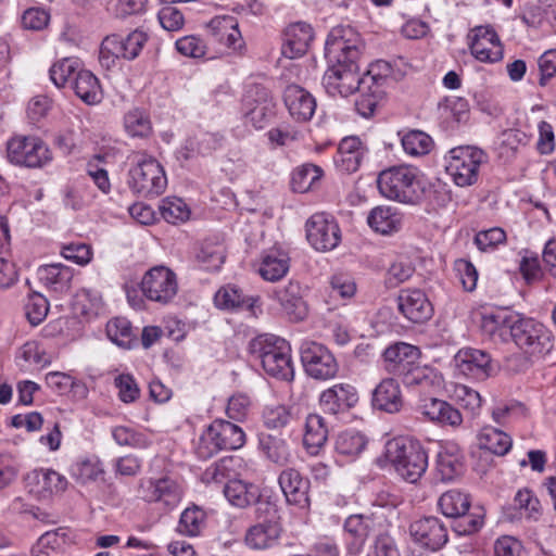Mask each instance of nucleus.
I'll list each match as a JSON object with an SVG mask.
<instances>
[{
  "label": "nucleus",
  "instance_id": "2eb2a0df",
  "mask_svg": "<svg viewBox=\"0 0 556 556\" xmlns=\"http://www.w3.org/2000/svg\"><path fill=\"white\" fill-rule=\"evenodd\" d=\"M454 363L459 374L475 380L483 381L493 374L492 358L483 350L460 349L454 356Z\"/></svg>",
  "mask_w": 556,
  "mask_h": 556
},
{
  "label": "nucleus",
  "instance_id": "c756f323",
  "mask_svg": "<svg viewBox=\"0 0 556 556\" xmlns=\"http://www.w3.org/2000/svg\"><path fill=\"white\" fill-rule=\"evenodd\" d=\"M38 279L48 289L63 293L70 289V283L73 278L71 268L59 264L42 265L37 270Z\"/></svg>",
  "mask_w": 556,
  "mask_h": 556
},
{
  "label": "nucleus",
  "instance_id": "4c0bfd02",
  "mask_svg": "<svg viewBox=\"0 0 556 556\" xmlns=\"http://www.w3.org/2000/svg\"><path fill=\"white\" fill-rule=\"evenodd\" d=\"M260 445L266 457L279 465H287L291 460V453L285 439L273 434H262Z\"/></svg>",
  "mask_w": 556,
  "mask_h": 556
},
{
  "label": "nucleus",
  "instance_id": "c9c22d12",
  "mask_svg": "<svg viewBox=\"0 0 556 556\" xmlns=\"http://www.w3.org/2000/svg\"><path fill=\"white\" fill-rule=\"evenodd\" d=\"M328 439V430L324 418L319 415H308L305 422L303 443L309 454L315 455L325 445Z\"/></svg>",
  "mask_w": 556,
  "mask_h": 556
},
{
  "label": "nucleus",
  "instance_id": "37998d69",
  "mask_svg": "<svg viewBox=\"0 0 556 556\" xmlns=\"http://www.w3.org/2000/svg\"><path fill=\"white\" fill-rule=\"evenodd\" d=\"M79 70V63L75 59L65 58L54 63L50 71V79L58 88L65 87L68 83H73Z\"/></svg>",
  "mask_w": 556,
  "mask_h": 556
},
{
  "label": "nucleus",
  "instance_id": "8fccbe9b",
  "mask_svg": "<svg viewBox=\"0 0 556 556\" xmlns=\"http://www.w3.org/2000/svg\"><path fill=\"white\" fill-rule=\"evenodd\" d=\"M366 438L356 431L341 432L336 440V451L341 455H358L366 446Z\"/></svg>",
  "mask_w": 556,
  "mask_h": 556
},
{
  "label": "nucleus",
  "instance_id": "c03bdc74",
  "mask_svg": "<svg viewBox=\"0 0 556 556\" xmlns=\"http://www.w3.org/2000/svg\"><path fill=\"white\" fill-rule=\"evenodd\" d=\"M124 127L131 137H148L152 131L150 117L140 109H132L125 114Z\"/></svg>",
  "mask_w": 556,
  "mask_h": 556
},
{
  "label": "nucleus",
  "instance_id": "13d9d810",
  "mask_svg": "<svg viewBox=\"0 0 556 556\" xmlns=\"http://www.w3.org/2000/svg\"><path fill=\"white\" fill-rule=\"evenodd\" d=\"M437 469L442 480H453L463 472L464 466L457 456L450 453H439Z\"/></svg>",
  "mask_w": 556,
  "mask_h": 556
},
{
  "label": "nucleus",
  "instance_id": "6ab92c4d",
  "mask_svg": "<svg viewBox=\"0 0 556 556\" xmlns=\"http://www.w3.org/2000/svg\"><path fill=\"white\" fill-rule=\"evenodd\" d=\"M283 102L290 116L296 122L311 121L317 106L315 97L295 84L285 88Z\"/></svg>",
  "mask_w": 556,
  "mask_h": 556
},
{
  "label": "nucleus",
  "instance_id": "a878e982",
  "mask_svg": "<svg viewBox=\"0 0 556 556\" xmlns=\"http://www.w3.org/2000/svg\"><path fill=\"white\" fill-rule=\"evenodd\" d=\"M312 40L313 30L309 25L305 23L292 24L285 33L282 54L289 59L302 56L306 53Z\"/></svg>",
  "mask_w": 556,
  "mask_h": 556
},
{
  "label": "nucleus",
  "instance_id": "0e129e2a",
  "mask_svg": "<svg viewBox=\"0 0 556 556\" xmlns=\"http://www.w3.org/2000/svg\"><path fill=\"white\" fill-rule=\"evenodd\" d=\"M77 304L81 306V313L87 316L98 315L103 307L101 294L92 289H83L77 294Z\"/></svg>",
  "mask_w": 556,
  "mask_h": 556
},
{
  "label": "nucleus",
  "instance_id": "f704fd0d",
  "mask_svg": "<svg viewBox=\"0 0 556 556\" xmlns=\"http://www.w3.org/2000/svg\"><path fill=\"white\" fill-rule=\"evenodd\" d=\"M75 94L86 104L92 105L101 101L102 92L98 78L89 71L81 70L72 83Z\"/></svg>",
  "mask_w": 556,
  "mask_h": 556
},
{
  "label": "nucleus",
  "instance_id": "7c9ffc66",
  "mask_svg": "<svg viewBox=\"0 0 556 556\" xmlns=\"http://www.w3.org/2000/svg\"><path fill=\"white\" fill-rule=\"evenodd\" d=\"M389 73L390 72L381 70V83L369 80V84L371 85L370 90L364 88H359L357 90L361 94L355 101V109L363 117H370L374 115L379 100L384 94L383 86L388 80Z\"/></svg>",
  "mask_w": 556,
  "mask_h": 556
},
{
  "label": "nucleus",
  "instance_id": "4be33fe9",
  "mask_svg": "<svg viewBox=\"0 0 556 556\" xmlns=\"http://www.w3.org/2000/svg\"><path fill=\"white\" fill-rule=\"evenodd\" d=\"M305 231L309 243H339L341 240L338 222L326 213L312 215L305 224Z\"/></svg>",
  "mask_w": 556,
  "mask_h": 556
},
{
  "label": "nucleus",
  "instance_id": "4d7b16f0",
  "mask_svg": "<svg viewBox=\"0 0 556 556\" xmlns=\"http://www.w3.org/2000/svg\"><path fill=\"white\" fill-rule=\"evenodd\" d=\"M176 50L184 56L200 59L206 54V43L198 36L189 35L175 42Z\"/></svg>",
  "mask_w": 556,
  "mask_h": 556
},
{
  "label": "nucleus",
  "instance_id": "dca6fc26",
  "mask_svg": "<svg viewBox=\"0 0 556 556\" xmlns=\"http://www.w3.org/2000/svg\"><path fill=\"white\" fill-rule=\"evenodd\" d=\"M224 494L233 506L240 508L256 503V514L258 516H261L262 513H265L266 515L276 514L274 505H271L268 501L260 500L258 488L254 484L245 483L242 480L232 479L225 483Z\"/></svg>",
  "mask_w": 556,
  "mask_h": 556
},
{
  "label": "nucleus",
  "instance_id": "49530a36",
  "mask_svg": "<svg viewBox=\"0 0 556 556\" xmlns=\"http://www.w3.org/2000/svg\"><path fill=\"white\" fill-rule=\"evenodd\" d=\"M323 176L320 167L314 164H304L292 174V187L296 192H306Z\"/></svg>",
  "mask_w": 556,
  "mask_h": 556
},
{
  "label": "nucleus",
  "instance_id": "20e7f679",
  "mask_svg": "<svg viewBox=\"0 0 556 556\" xmlns=\"http://www.w3.org/2000/svg\"><path fill=\"white\" fill-rule=\"evenodd\" d=\"M132 162L127 178L130 191L143 199L161 195L167 187V177L161 163L144 152L134 153Z\"/></svg>",
  "mask_w": 556,
  "mask_h": 556
},
{
  "label": "nucleus",
  "instance_id": "a19ab883",
  "mask_svg": "<svg viewBox=\"0 0 556 556\" xmlns=\"http://www.w3.org/2000/svg\"><path fill=\"white\" fill-rule=\"evenodd\" d=\"M212 25L217 29L219 40L229 49L236 51L243 46L242 36L232 17H223L212 21Z\"/></svg>",
  "mask_w": 556,
  "mask_h": 556
},
{
  "label": "nucleus",
  "instance_id": "6e6552de",
  "mask_svg": "<svg viewBox=\"0 0 556 556\" xmlns=\"http://www.w3.org/2000/svg\"><path fill=\"white\" fill-rule=\"evenodd\" d=\"M510 334L519 349L533 357L545 356L554 346L552 331L531 318L516 320L510 327Z\"/></svg>",
  "mask_w": 556,
  "mask_h": 556
},
{
  "label": "nucleus",
  "instance_id": "0eeeda50",
  "mask_svg": "<svg viewBox=\"0 0 556 556\" xmlns=\"http://www.w3.org/2000/svg\"><path fill=\"white\" fill-rule=\"evenodd\" d=\"M382 197L400 203H415L419 199L415 170L408 166H393L382 170L377 178Z\"/></svg>",
  "mask_w": 556,
  "mask_h": 556
},
{
  "label": "nucleus",
  "instance_id": "9d476101",
  "mask_svg": "<svg viewBox=\"0 0 556 556\" xmlns=\"http://www.w3.org/2000/svg\"><path fill=\"white\" fill-rule=\"evenodd\" d=\"M147 39V34L141 30H134L126 37L116 34L106 36L100 47V64L102 67L111 70L116 66L121 58L134 60L139 55Z\"/></svg>",
  "mask_w": 556,
  "mask_h": 556
},
{
  "label": "nucleus",
  "instance_id": "de8ad7c7",
  "mask_svg": "<svg viewBox=\"0 0 556 556\" xmlns=\"http://www.w3.org/2000/svg\"><path fill=\"white\" fill-rule=\"evenodd\" d=\"M438 375L433 368L419 366L414 363L402 376V381L407 387L428 388L438 381Z\"/></svg>",
  "mask_w": 556,
  "mask_h": 556
},
{
  "label": "nucleus",
  "instance_id": "39448f33",
  "mask_svg": "<svg viewBox=\"0 0 556 556\" xmlns=\"http://www.w3.org/2000/svg\"><path fill=\"white\" fill-rule=\"evenodd\" d=\"M245 444V433L238 425L215 419L201 434L197 445L200 458L207 459L222 451H236Z\"/></svg>",
  "mask_w": 556,
  "mask_h": 556
},
{
  "label": "nucleus",
  "instance_id": "338daca9",
  "mask_svg": "<svg viewBox=\"0 0 556 556\" xmlns=\"http://www.w3.org/2000/svg\"><path fill=\"white\" fill-rule=\"evenodd\" d=\"M264 425L268 429H280L286 427L291 420V413L288 407L278 405L267 407L263 414Z\"/></svg>",
  "mask_w": 556,
  "mask_h": 556
},
{
  "label": "nucleus",
  "instance_id": "f03ea898",
  "mask_svg": "<svg viewBox=\"0 0 556 556\" xmlns=\"http://www.w3.org/2000/svg\"><path fill=\"white\" fill-rule=\"evenodd\" d=\"M250 352L269 376L287 381L293 379L291 348L285 339L268 333L257 336L250 342Z\"/></svg>",
  "mask_w": 556,
  "mask_h": 556
},
{
  "label": "nucleus",
  "instance_id": "2f4dec72",
  "mask_svg": "<svg viewBox=\"0 0 556 556\" xmlns=\"http://www.w3.org/2000/svg\"><path fill=\"white\" fill-rule=\"evenodd\" d=\"M289 267L290 258L287 253L270 250L262 257L258 273L264 280L275 282L287 275Z\"/></svg>",
  "mask_w": 556,
  "mask_h": 556
},
{
  "label": "nucleus",
  "instance_id": "cd10ccee",
  "mask_svg": "<svg viewBox=\"0 0 556 556\" xmlns=\"http://www.w3.org/2000/svg\"><path fill=\"white\" fill-rule=\"evenodd\" d=\"M280 526L273 518L265 519L250 527L245 533V543L250 548L265 549L270 547L279 538Z\"/></svg>",
  "mask_w": 556,
  "mask_h": 556
},
{
  "label": "nucleus",
  "instance_id": "f3484780",
  "mask_svg": "<svg viewBox=\"0 0 556 556\" xmlns=\"http://www.w3.org/2000/svg\"><path fill=\"white\" fill-rule=\"evenodd\" d=\"M399 312L410 323L422 324L433 315V306L420 289H402L397 295Z\"/></svg>",
  "mask_w": 556,
  "mask_h": 556
},
{
  "label": "nucleus",
  "instance_id": "69168bd1",
  "mask_svg": "<svg viewBox=\"0 0 556 556\" xmlns=\"http://www.w3.org/2000/svg\"><path fill=\"white\" fill-rule=\"evenodd\" d=\"M197 260L207 270H217L225 261V255L216 249V245H200L195 253Z\"/></svg>",
  "mask_w": 556,
  "mask_h": 556
},
{
  "label": "nucleus",
  "instance_id": "09e8293b",
  "mask_svg": "<svg viewBox=\"0 0 556 556\" xmlns=\"http://www.w3.org/2000/svg\"><path fill=\"white\" fill-rule=\"evenodd\" d=\"M402 147L409 155H425L431 150L432 139L421 130H410L403 136Z\"/></svg>",
  "mask_w": 556,
  "mask_h": 556
},
{
  "label": "nucleus",
  "instance_id": "052dcab7",
  "mask_svg": "<svg viewBox=\"0 0 556 556\" xmlns=\"http://www.w3.org/2000/svg\"><path fill=\"white\" fill-rule=\"evenodd\" d=\"M26 317L33 326L39 325L49 312V303L41 294H33L29 296L26 306Z\"/></svg>",
  "mask_w": 556,
  "mask_h": 556
},
{
  "label": "nucleus",
  "instance_id": "79ce46f5",
  "mask_svg": "<svg viewBox=\"0 0 556 556\" xmlns=\"http://www.w3.org/2000/svg\"><path fill=\"white\" fill-rule=\"evenodd\" d=\"M161 216L169 224L184 223L190 217V210L185 201L177 197H166L160 204Z\"/></svg>",
  "mask_w": 556,
  "mask_h": 556
},
{
  "label": "nucleus",
  "instance_id": "e2e57ef3",
  "mask_svg": "<svg viewBox=\"0 0 556 556\" xmlns=\"http://www.w3.org/2000/svg\"><path fill=\"white\" fill-rule=\"evenodd\" d=\"M454 526V531L458 535H470L478 532L484 523V514L482 509L473 511L467 515V513L460 517Z\"/></svg>",
  "mask_w": 556,
  "mask_h": 556
},
{
  "label": "nucleus",
  "instance_id": "5701e85b",
  "mask_svg": "<svg viewBox=\"0 0 556 556\" xmlns=\"http://www.w3.org/2000/svg\"><path fill=\"white\" fill-rule=\"evenodd\" d=\"M419 349L415 345L399 342L387 348L383 352L384 369L401 377L419 358Z\"/></svg>",
  "mask_w": 556,
  "mask_h": 556
},
{
  "label": "nucleus",
  "instance_id": "58836bf2",
  "mask_svg": "<svg viewBox=\"0 0 556 556\" xmlns=\"http://www.w3.org/2000/svg\"><path fill=\"white\" fill-rule=\"evenodd\" d=\"M438 505L446 517L458 518L469 510L470 498L458 490H448L440 496Z\"/></svg>",
  "mask_w": 556,
  "mask_h": 556
},
{
  "label": "nucleus",
  "instance_id": "ddd939ff",
  "mask_svg": "<svg viewBox=\"0 0 556 556\" xmlns=\"http://www.w3.org/2000/svg\"><path fill=\"white\" fill-rule=\"evenodd\" d=\"M141 290L148 300L168 304L178 291L176 274L165 266H155L144 274Z\"/></svg>",
  "mask_w": 556,
  "mask_h": 556
},
{
  "label": "nucleus",
  "instance_id": "bb28decb",
  "mask_svg": "<svg viewBox=\"0 0 556 556\" xmlns=\"http://www.w3.org/2000/svg\"><path fill=\"white\" fill-rule=\"evenodd\" d=\"M275 298L291 320L301 321L307 316V306L301 295L299 282L289 281L287 286L275 291Z\"/></svg>",
  "mask_w": 556,
  "mask_h": 556
},
{
  "label": "nucleus",
  "instance_id": "f257e3e1",
  "mask_svg": "<svg viewBox=\"0 0 556 556\" xmlns=\"http://www.w3.org/2000/svg\"><path fill=\"white\" fill-rule=\"evenodd\" d=\"M363 49L364 43L352 27H337L330 31L325 55L331 65L323 76V86L329 96L349 97L359 88L370 90L369 80L381 83V70L390 72V65L379 61L361 75L358 60Z\"/></svg>",
  "mask_w": 556,
  "mask_h": 556
},
{
  "label": "nucleus",
  "instance_id": "b1692460",
  "mask_svg": "<svg viewBox=\"0 0 556 556\" xmlns=\"http://www.w3.org/2000/svg\"><path fill=\"white\" fill-rule=\"evenodd\" d=\"M366 152L367 148L358 137H345L339 143L334 164L342 173H355L359 168Z\"/></svg>",
  "mask_w": 556,
  "mask_h": 556
},
{
  "label": "nucleus",
  "instance_id": "1a4fd4ad",
  "mask_svg": "<svg viewBox=\"0 0 556 556\" xmlns=\"http://www.w3.org/2000/svg\"><path fill=\"white\" fill-rule=\"evenodd\" d=\"M10 163L28 168H39L52 160L49 147L35 136H14L7 143Z\"/></svg>",
  "mask_w": 556,
  "mask_h": 556
},
{
  "label": "nucleus",
  "instance_id": "a211bd4d",
  "mask_svg": "<svg viewBox=\"0 0 556 556\" xmlns=\"http://www.w3.org/2000/svg\"><path fill=\"white\" fill-rule=\"evenodd\" d=\"M409 532L415 542L431 551L440 549L448 540L444 523L432 516L414 521L409 527Z\"/></svg>",
  "mask_w": 556,
  "mask_h": 556
},
{
  "label": "nucleus",
  "instance_id": "423d86ee",
  "mask_svg": "<svg viewBox=\"0 0 556 556\" xmlns=\"http://www.w3.org/2000/svg\"><path fill=\"white\" fill-rule=\"evenodd\" d=\"M488 161L486 153L472 146H460L448 151L446 173L458 187L475 185L479 178L480 166Z\"/></svg>",
  "mask_w": 556,
  "mask_h": 556
},
{
  "label": "nucleus",
  "instance_id": "e433bc0d",
  "mask_svg": "<svg viewBox=\"0 0 556 556\" xmlns=\"http://www.w3.org/2000/svg\"><path fill=\"white\" fill-rule=\"evenodd\" d=\"M478 444L480 448L503 456L511 448L513 441L510 437L502 430L485 426L478 434Z\"/></svg>",
  "mask_w": 556,
  "mask_h": 556
},
{
  "label": "nucleus",
  "instance_id": "72a5a7b5",
  "mask_svg": "<svg viewBox=\"0 0 556 556\" xmlns=\"http://www.w3.org/2000/svg\"><path fill=\"white\" fill-rule=\"evenodd\" d=\"M344 532L353 539V545L358 551L367 536L376 528L374 514H355L349 516L344 521Z\"/></svg>",
  "mask_w": 556,
  "mask_h": 556
},
{
  "label": "nucleus",
  "instance_id": "393cba45",
  "mask_svg": "<svg viewBox=\"0 0 556 556\" xmlns=\"http://www.w3.org/2000/svg\"><path fill=\"white\" fill-rule=\"evenodd\" d=\"M372 406L376 409L394 414L403 406L400 384L393 378L383 379L372 392Z\"/></svg>",
  "mask_w": 556,
  "mask_h": 556
},
{
  "label": "nucleus",
  "instance_id": "864d4df0",
  "mask_svg": "<svg viewBox=\"0 0 556 556\" xmlns=\"http://www.w3.org/2000/svg\"><path fill=\"white\" fill-rule=\"evenodd\" d=\"M519 273L527 285L541 281L544 277V269L539 256L526 250L519 262Z\"/></svg>",
  "mask_w": 556,
  "mask_h": 556
},
{
  "label": "nucleus",
  "instance_id": "c85d7f7f",
  "mask_svg": "<svg viewBox=\"0 0 556 556\" xmlns=\"http://www.w3.org/2000/svg\"><path fill=\"white\" fill-rule=\"evenodd\" d=\"M369 227L381 235H391L401 229L402 215L391 206H376L367 217Z\"/></svg>",
  "mask_w": 556,
  "mask_h": 556
},
{
  "label": "nucleus",
  "instance_id": "774afa93",
  "mask_svg": "<svg viewBox=\"0 0 556 556\" xmlns=\"http://www.w3.org/2000/svg\"><path fill=\"white\" fill-rule=\"evenodd\" d=\"M157 17L162 27L168 31H177L185 25L182 13L170 4L163 7Z\"/></svg>",
  "mask_w": 556,
  "mask_h": 556
},
{
  "label": "nucleus",
  "instance_id": "473e14b6",
  "mask_svg": "<svg viewBox=\"0 0 556 556\" xmlns=\"http://www.w3.org/2000/svg\"><path fill=\"white\" fill-rule=\"evenodd\" d=\"M214 302L217 307L223 309L253 312L257 299L244 295L236 286H226L216 292Z\"/></svg>",
  "mask_w": 556,
  "mask_h": 556
},
{
  "label": "nucleus",
  "instance_id": "680f3d73",
  "mask_svg": "<svg viewBox=\"0 0 556 556\" xmlns=\"http://www.w3.org/2000/svg\"><path fill=\"white\" fill-rule=\"evenodd\" d=\"M114 384L118 389V397L124 403H132L140 396V389L135 378L129 374L118 375L114 379Z\"/></svg>",
  "mask_w": 556,
  "mask_h": 556
},
{
  "label": "nucleus",
  "instance_id": "4468645a",
  "mask_svg": "<svg viewBox=\"0 0 556 556\" xmlns=\"http://www.w3.org/2000/svg\"><path fill=\"white\" fill-rule=\"evenodd\" d=\"M469 48L471 54L480 62L495 63L504 56L500 37L490 26H477L471 30Z\"/></svg>",
  "mask_w": 556,
  "mask_h": 556
},
{
  "label": "nucleus",
  "instance_id": "f8f14e48",
  "mask_svg": "<svg viewBox=\"0 0 556 556\" xmlns=\"http://www.w3.org/2000/svg\"><path fill=\"white\" fill-rule=\"evenodd\" d=\"M137 492L142 501L161 503L168 508L177 506L184 494L180 483L169 476L142 478L139 480Z\"/></svg>",
  "mask_w": 556,
  "mask_h": 556
},
{
  "label": "nucleus",
  "instance_id": "6e6d98bb",
  "mask_svg": "<svg viewBox=\"0 0 556 556\" xmlns=\"http://www.w3.org/2000/svg\"><path fill=\"white\" fill-rule=\"evenodd\" d=\"M470 237H472L473 243H505L507 240L506 232L501 227L480 231L465 229L459 232L460 240H468Z\"/></svg>",
  "mask_w": 556,
  "mask_h": 556
},
{
  "label": "nucleus",
  "instance_id": "603ef678",
  "mask_svg": "<svg viewBox=\"0 0 556 556\" xmlns=\"http://www.w3.org/2000/svg\"><path fill=\"white\" fill-rule=\"evenodd\" d=\"M106 334L111 341L123 348H130L132 328L126 318L116 317L106 325Z\"/></svg>",
  "mask_w": 556,
  "mask_h": 556
},
{
  "label": "nucleus",
  "instance_id": "5fc2aeb1",
  "mask_svg": "<svg viewBox=\"0 0 556 556\" xmlns=\"http://www.w3.org/2000/svg\"><path fill=\"white\" fill-rule=\"evenodd\" d=\"M17 280V271L12 261L10 245H0V290L12 287Z\"/></svg>",
  "mask_w": 556,
  "mask_h": 556
},
{
  "label": "nucleus",
  "instance_id": "7ed1b4c3",
  "mask_svg": "<svg viewBox=\"0 0 556 556\" xmlns=\"http://www.w3.org/2000/svg\"><path fill=\"white\" fill-rule=\"evenodd\" d=\"M384 455L395 471L410 483L417 482L428 467L425 448L418 440L409 437H396L389 440L386 444Z\"/></svg>",
  "mask_w": 556,
  "mask_h": 556
},
{
  "label": "nucleus",
  "instance_id": "aec40b11",
  "mask_svg": "<svg viewBox=\"0 0 556 556\" xmlns=\"http://www.w3.org/2000/svg\"><path fill=\"white\" fill-rule=\"evenodd\" d=\"M358 393L350 383H338L321 392L319 404L325 413L337 415L354 407Z\"/></svg>",
  "mask_w": 556,
  "mask_h": 556
},
{
  "label": "nucleus",
  "instance_id": "9b49d317",
  "mask_svg": "<svg viewBox=\"0 0 556 556\" xmlns=\"http://www.w3.org/2000/svg\"><path fill=\"white\" fill-rule=\"evenodd\" d=\"M305 372L315 380H329L337 376L339 364L328 348L315 341H305L300 348Z\"/></svg>",
  "mask_w": 556,
  "mask_h": 556
},
{
  "label": "nucleus",
  "instance_id": "a18cd8bd",
  "mask_svg": "<svg viewBox=\"0 0 556 556\" xmlns=\"http://www.w3.org/2000/svg\"><path fill=\"white\" fill-rule=\"evenodd\" d=\"M235 463L236 459L232 456L219 459L205 469L202 480L206 483L219 484L226 480H232L231 477L236 475Z\"/></svg>",
  "mask_w": 556,
  "mask_h": 556
},
{
  "label": "nucleus",
  "instance_id": "412c9836",
  "mask_svg": "<svg viewBox=\"0 0 556 556\" xmlns=\"http://www.w3.org/2000/svg\"><path fill=\"white\" fill-rule=\"evenodd\" d=\"M278 482L280 489L289 504L296 505L301 508L309 506V480L301 475L294 468H287L279 475Z\"/></svg>",
  "mask_w": 556,
  "mask_h": 556
},
{
  "label": "nucleus",
  "instance_id": "3c124183",
  "mask_svg": "<svg viewBox=\"0 0 556 556\" xmlns=\"http://www.w3.org/2000/svg\"><path fill=\"white\" fill-rule=\"evenodd\" d=\"M104 470L98 459H85L77 462L72 467L73 478L80 484L94 482L102 478Z\"/></svg>",
  "mask_w": 556,
  "mask_h": 556
},
{
  "label": "nucleus",
  "instance_id": "ea45409f",
  "mask_svg": "<svg viewBox=\"0 0 556 556\" xmlns=\"http://www.w3.org/2000/svg\"><path fill=\"white\" fill-rule=\"evenodd\" d=\"M206 514L197 506L187 507L180 515L177 531L184 535L197 536L205 527Z\"/></svg>",
  "mask_w": 556,
  "mask_h": 556
},
{
  "label": "nucleus",
  "instance_id": "bf43d9fd",
  "mask_svg": "<svg viewBox=\"0 0 556 556\" xmlns=\"http://www.w3.org/2000/svg\"><path fill=\"white\" fill-rule=\"evenodd\" d=\"M516 506L523 509L529 519L538 520L541 516V503L529 489L519 490L514 498Z\"/></svg>",
  "mask_w": 556,
  "mask_h": 556
}]
</instances>
